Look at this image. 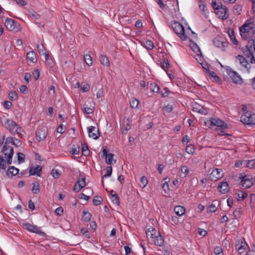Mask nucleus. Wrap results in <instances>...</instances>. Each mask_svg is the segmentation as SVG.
Masks as SVG:
<instances>
[{"mask_svg":"<svg viewBox=\"0 0 255 255\" xmlns=\"http://www.w3.org/2000/svg\"><path fill=\"white\" fill-rule=\"evenodd\" d=\"M242 38L248 40L246 50L244 52L245 56L250 58L251 63H255L254 52L255 51V23L253 18L247 20L240 28Z\"/></svg>","mask_w":255,"mask_h":255,"instance_id":"obj_1","label":"nucleus"},{"mask_svg":"<svg viewBox=\"0 0 255 255\" xmlns=\"http://www.w3.org/2000/svg\"><path fill=\"white\" fill-rule=\"evenodd\" d=\"M0 122L2 126L7 129L11 134L14 135L16 134L18 136H20L21 128L18 126L15 122L6 118H1Z\"/></svg>","mask_w":255,"mask_h":255,"instance_id":"obj_2","label":"nucleus"},{"mask_svg":"<svg viewBox=\"0 0 255 255\" xmlns=\"http://www.w3.org/2000/svg\"><path fill=\"white\" fill-rule=\"evenodd\" d=\"M235 250L240 255H253V251H248V246L245 242H238L235 245Z\"/></svg>","mask_w":255,"mask_h":255,"instance_id":"obj_3","label":"nucleus"},{"mask_svg":"<svg viewBox=\"0 0 255 255\" xmlns=\"http://www.w3.org/2000/svg\"><path fill=\"white\" fill-rule=\"evenodd\" d=\"M4 25L6 29L9 31L18 32L21 29L20 24L11 18H7L4 22Z\"/></svg>","mask_w":255,"mask_h":255,"instance_id":"obj_4","label":"nucleus"},{"mask_svg":"<svg viewBox=\"0 0 255 255\" xmlns=\"http://www.w3.org/2000/svg\"><path fill=\"white\" fill-rule=\"evenodd\" d=\"M205 123L209 128L212 126L217 127L221 129H226L228 128L227 124L218 118H212Z\"/></svg>","mask_w":255,"mask_h":255,"instance_id":"obj_5","label":"nucleus"},{"mask_svg":"<svg viewBox=\"0 0 255 255\" xmlns=\"http://www.w3.org/2000/svg\"><path fill=\"white\" fill-rule=\"evenodd\" d=\"M172 28L175 33L182 40H186L187 36L185 34L184 26L179 22H175L172 24Z\"/></svg>","mask_w":255,"mask_h":255,"instance_id":"obj_6","label":"nucleus"},{"mask_svg":"<svg viewBox=\"0 0 255 255\" xmlns=\"http://www.w3.org/2000/svg\"><path fill=\"white\" fill-rule=\"evenodd\" d=\"M22 225H23V228L25 230H26L30 232L37 234L42 237L46 236V234L44 232H42L40 230V228L37 227L35 225H31L30 223H23Z\"/></svg>","mask_w":255,"mask_h":255,"instance_id":"obj_7","label":"nucleus"},{"mask_svg":"<svg viewBox=\"0 0 255 255\" xmlns=\"http://www.w3.org/2000/svg\"><path fill=\"white\" fill-rule=\"evenodd\" d=\"M238 181L240 180L241 183L243 188H249L251 187L253 184V182L251 180L247 178V175L244 173H242L240 174L238 177Z\"/></svg>","mask_w":255,"mask_h":255,"instance_id":"obj_8","label":"nucleus"},{"mask_svg":"<svg viewBox=\"0 0 255 255\" xmlns=\"http://www.w3.org/2000/svg\"><path fill=\"white\" fill-rule=\"evenodd\" d=\"M241 122L246 125H254V119L251 112H247L244 113L241 117Z\"/></svg>","mask_w":255,"mask_h":255,"instance_id":"obj_9","label":"nucleus"},{"mask_svg":"<svg viewBox=\"0 0 255 255\" xmlns=\"http://www.w3.org/2000/svg\"><path fill=\"white\" fill-rule=\"evenodd\" d=\"M216 15L219 18L223 20H225L229 17V12L228 8L226 6H221L220 8L216 10L215 12Z\"/></svg>","mask_w":255,"mask_h":255,"instance_id":"obj_10","label":"nucleus"},{"mask_svg":"<svg viewBox=\"0 0 255 255\" xmlns=\"http://www.w3.org/2000/svg\"><path fill=\"white\" fill-rule=\"evenodd\" d=\"M246 58L242 55H239L236 57V59L238 61H239L240 63L242 66L244 67L248 70H249V69H250L251 68V65L249 63V62L251 63L250 61L251 58H248L246 56Z\"/></svg>","mask_w":255,"mask_h":255,"instance_id":"obj_11","label":"nucleus"},{"mask_svg":"<svg viewBox=\"0 0 255 255\" xmlns=\"http://www.w3.org/2000/svg\"><path fill=\"white\" fill-rule=\"evenodd\" d=\"M223 176V173L221 169L215 168L210 174V178L212 180L216 181Z\"/></svg>","mask_w":255,"mask_h":255,"instance_id":"obj_12","label":"nucleus"},{"mask_svg":"<svg viewBox=\"0 0 255 255\" xmlns=\"http://www.w3.org/2000/svg\"><path fill=\"white\" fill-rule=\"evenodd\" d=\"M47 135V131L45 128H39L36 132V139L38 141L43 140Z\"/></svg>","mask_w":255,"mask_h":255,"instance_id":"obj_13","label":"nucleus"},{"mask_svg":"<svg viewBox=\"0 0 255 255\" xmlns=\"http://www.w3.org/2000/svg\"><path fill=\"white\" fill-rule=\"evenodd\" d=\"M228 75L234 83L239 84L243 83L242 79L237 72L231 69L228 72Z\"/></svg>","mask_w":255,"mask_h":255,"instance_id":"obj_14","label":"nucleus"},{"mask_svg":"<svg viewBox=\"0 0 255 255\" xmlns=\"http://www.w3.org/2000/svg\"><path fill=\"white\" fill-rule=\"evenodd\" d=\"M88 131L89 136L92 137L94 139H98L100 135V133L99 131V129L96 130V128L94 126H90L88 127Z\"/></svg>","mask_w":255,"mask_h":255,"instance_id":"obj_15","label":"nucleus"},{"mask_svg":"<svg viewBox=\"0 0 255 255\" xmlns=\"http://www.w3.org/2000/svg\"><path fill=\"white\" fill-rule=\"evenodd\" d=\"M85 178L84 177L79 178L77 181V182L74 185L73 190L75 192H78L80 190H81L84 187H85Z\"/></svg>","mask_w":255,"mask_h":255,"instance_id":"obj_16","label":"nucleus"},{"mask_svg":"<svg viewBox=\"0 0 255 255\" xmlns=\"http://www.w3.org/2000/svg\"><path fill=\"white\" fill-rule=\"evenodd\" d=\"M151 241L157 246L161 247L164 244V238L160 234L159 232H157V234H155Z\"/></svg>","mask_w":255,"mask_h":255,"instance_id":"obj_17","label":"nucleus"},{"mask_svg":"<svg viewBox=\"0 0 255 255\" xmlns=\"http://www.w3.org/2000/svg\"><path fill=\"white\" fill-rule=\"evenodd\" d=\"M192 110L193 112H195L202 115H206L207 113V111L206 109H204L201 105L197 104L194 103L192 105Z\"/></svg>","mask_w":255,"mask_h":255,"instance_id":"obj_18","label":"nucleus"},{"mask_svg":"<svg viewBox=\"0 0 255 255\" xmlns=\"http://www.w3.org/2000/svg\"><path fill=\"white\" fill-rule=\"evenodd\" d=\"M42 167L40 165H37L36 167H31L29 169V173L30 175H37L40 177L41 175Z\"/></svg>","mask_w":255,"mask_h":255,"instance_id":"obj_19","label":"nucleus"},{"mask_svg":"<svg viewBox=\"0 0 255 255\" xmlns=\"http://www.w3.org/2000/svg\"><path fill=\"white\" fill-rule=\"evenodd\" d=\"M1 152L3 153L5 158L8 157L11 153H12V156L13 155V148L7 145H3Z\"/></svg>","mask_w":255,"mask_h":255,"instance_id":"obj_20","label":"nucleus"},{"mask_svg":"<svg viewBox=\"0 0 255 255\" xmlns=\"http://www.w3.org/2000/svg\"><path fill=\"white\" fill-rule=\"evenodd\" d=\"M147 86L151 91L154 93H157L159 91V87L154 82H148L147 83Z\"/></svg>","mask_w":255,"mask_h":255,"instance_id":"obj_21","label":"nucleus"},{"mask_svg":"<svg viewBox=\"0 0 255 255\" xmlns=\"http://www.w3.org/2000/svg\"><path fill=\"white\" fill-rule=\"evenodd\" d=\"M229 185L227 182H221L218 187L220 192L222 194L226 193L229 190Z\"/></svg>","mask_w":255,"mask_h":255,"instance_id":"obj_22","label":"nucleus"},{"mask_svg":"<svg viewBox=\"0 0 255 255\" xmlns=\"http://www.w3.org/2000/svg\"><path fill=\"white\" fill-rule=\"evenodd\" d=\"M190 47L192 50L197 54V56L201 55V52L198 45L192 40H191L190 42Z\"/></svg>","mask_w":255,"mask_h":255,"instance_id":"obj_23","label":"nucleus"},{"mask_svg":"<svg viewBox=\"0 0 255 255\" xmlns=\"http://www.w3.org/2000/svg\"><path fill=\"white\" fill-rule=\"evenodd\" d=\"M26 58L32 63H36L37 62L36 54L33 51L28 52L27 53Z\"/></svg>","mask_w":255,"mask_h":255,"instance_id":"obj_24","label":"nucleus"},{"mask_svg":"<svg viewBox=\"0 0 255 255\" xmlns=\"http://www.w3.org/2000/svg\"><path fill=\"white\" fill-rule=\"evenodd\" d=\"M228 33L230 38V40L233 42V43L235 45H237L238 44V41L235 37V32L233 29H229L228 30Z\"/></svg>","mask_w":255,"mask_h":255,"instance_id":"obj_25","label":"nucleus"},{"mask_svg":"<svg viewBox=\"0 0 255 255\" xmlns=\"http://www.w3.org/2000/svg\"><path fill=\"white\" fill-rule=\"evenodd\" d=\"M174 210L176 215L179 216H181L184 215L185 212L184 207L181 206H176L174 208Z\"/></svg>","mask_w":255,"mask_h":255,"instance_id":"obj_26","label":"nucleus"},{"mask_svg":"<svg viewBox=\"0 0 255 255\" xmlns=\"http://www.w3.org/2000/svg\"><path fill=\"white\" fill-rule=\"evenodd\" d=\"M235 195L238 201H242L247 197L248 194L245 192L239 191V192L236 193Z\"/></svg>","mask_w":255,"mask_h":255,"instance_id":"obj_27","label":"nucleus"},{"mask_svg":"<svg viewBox=\"0 0 255 255\" xmlns=\"http://www.w3.org/2000/svg\"><path fill=\"white\" fill-rule=\"evenodd\" d=\"M157 234V231L154 228H151L150 230V229H148L147 231H146V235L148 238L149 237L150 238V240L151 241L155 234Z\"/></svg>","mask_w":255,"mask_h":255,"instance_id":"obj_28","label":"nucleus"},{"mask_svg":"<svg viewBox=\"0 0 255 255\" xmlns=\"http://www.w3.org/2000/svg\"><path fill=\"white\" fill-rule=\"evenodd\" d=\"M130 105L132 109H137L138 107V105L140 104V102L138 100L135 98H131L130 100Z\"/></svg>","mask_w":255,"mask_h":255,"instance_id":"obj_29","label":"nucleus"},{"mask_svg":"<svg viewBox=\"0 0 255 255\" xmlns=\"http://www.w3.org/2000/svg\"><path fill=\"white\" fill-rule=\"evenodd\" d=\"M100 61L101 63L103 65L107 67L110 66L109 60L106 56L101 55L100 56Z\"/></svg>","mask_w":255,"mask_h":255,"instance_id":"obj_30","label":"nucleus"},{"mask_svg":"<svg viewBox=\"0 0 255 255\" xmlns=\"http://www.w3.org/2000/svg\"><path fill=\"white\" fill-rule=\"evenodd\" d=\"M19 171L18 169L15 168L13 166H9L7 172V175L10 174L11 176H14L18 174Z\"/></svg>","mask_w":255,"mask_h":255,"instance_id":"obj_31","label":"nucleus"},{"mask_svg":"<svg viewBox=\"0 0 255 255\" xmlns=\"http://www.w3.org/2000/svg\"><path fill=\"white\" fill-rule=\"evenodd\" d=\"M83 219L85 222L90 221L92 218V214L87 211L84 210L82 212Z\"/></svg>","mask_w":255,"mask_h":255,"instance_id":"obj_32","label":"nucleus"},{"mask_svg":"<svg viewBox=\"0 0 255 255\" xmlns=\"http://www.w3.org/2000/svg\"><path fill=\"white\" fill-rule=\"evenodd\" d=\"M32 192L34 194H38L40 192L39 184L37 182L32 183Z\"/></svg>","mask_w":255,"mask_h":255,"instance_id":"obj_33","label":"nucleus"},{"mask_svg":"<svg viewBox=\"0 0 255 255\" xmlns=\"http://www.w3.org/2000/svg\"><path fill=\"white\" fill-rule=\"evenodd\" d=\"M222 3L219 0H213L212 2V6L214 10H217L220 7L222 6Z\"/></svg>","mask_w":255,"mask_h":255,"instance_id":"obj_34","label":"nucleus"},{"mask_svg":"<svg viewBox=\"0 0 255 255\" xmlns=\"http://www.w3.org/2000/svg\"><path fill=\"white\" fill-rule=\"evenodd\" d=\"M199 8L200 11L202 12V13L206 16V17H207V13H208L207 12V9H206V5L203 3V2L200 1L199 3Z\"/></svg>","mask_w":255,"mask_h":255,"instance_id":"obj_35","label":"nucleus"},{"mask_svg":"<svg viewBox=\"0 0 255 255\" xmlns=\"http://www.w3.org/2000/svg\"><path fill=\"white\" fill-rule=\"evenodd\" d=\"M84 59L85 63L88 66H91L93 64V61L91 56L89 54H86L84 56Z\"/></svg>","mask_w":255,"mask_h":255,"instance_id":"obj_36","label":"nucleus"},{"mask_svg":"<svg viewBox=\"0 0 255 255\" xmlns=\"http://www.w3.org/2000/svg\"><path fill=\"white\" fill-rule=\"evenodd\" d=\"M143 46L147 49L151 50L154 47L153 43L151 40H146L143 43Z\"/></svg>","mask_w":255,"mask_h":255,"instance_id":"obj_37","label":"nucleus"},{"mask_svg":"<svg viewBox=\"0 0 255 255\" xmlns=\"http://www.w3.org/2000/svg\"><path fill=\"white\" fill-rule=\"evenodd\" d=\"M80 152V147L78 145H73L70 152L72 155L78 154Z\"/></svg>","mask_w":255,"mask_h":255,"instance_id":"obj_38","label":"nucleus"},{"mask_svg":"<svg viewBox=\"0 0 255 255\" xmlns=\"http://www.w3.org/2000/svg\"><path fill=\"white\" fill-rule=\"evenodd\" d=\"M236 167H247L246 160H238L237 161L235 165Z\"/></svg>","mask_w":255,"mask_h":255,"instance_id":"obj_39","label":"nucleus"},{"mask_svg":"<svg viewBox=\"0 0 255 255\" xmlns=\"http://www.w3.org/2000/svg\"><path fill=\"white\" fill-rule=\"evenodd\" d=\"M112 192H114V194H112V200L115 204L119 205L120 203L119 197L115 191L112 190Z\"/></svg>","mask_w":255,"mask_h":255,"instance_id":"obj_40","label":"nucleus"},{"mask_svg":"<svg viewBox=\"0 0 255 255\" xmlns=\"http://www.w3.org/2000/svg\"><path fill=\"white\" fill-rule=\"evenodd\" d=\"M147 184L148 180L147 178L144 176H142L140 178L139 186L141 188H143L147 185Z\"/></svg>","mask_w":255,"mask_h":255,"instance_id":"obj_41","label":"nucleus"},{"mask_svg":"<svg viewBox=\"0 0 255 255\" xmlns=\"http://www.w3.org/2000/svg\"><path fill=\"white\" fill-rule=\"evenodd\" d=\"M102 201V197L100 196H96L93 200V204L95 206H98V205H99L100 204H101Z\"/></svg>","mask_w":255,"mask_h":255,"instance_id":"obj_42","label":"nucleus"},{"mask_svg":"<svg viewBox=\"0 0 255 255\" xmlns=\"http://www.w3.org/2000/svg\"><path fill=\"white\" fill-rule=\"evenodd\" d=\"M161 66L164 70L168 69L169 67V63L168 60L164 58L162 62H161Z\"/></svg>","mask_w":255,"mask_h":255,"instance_id":"obj_43","label":"nucleus"},{"mask_svg":"<svg viewBox=\"0 0 255 255\" xmlns=\"http://www.w3.org/2000/svg\"><path fill=\"white\" fill-rule=\"evenodd\" d=\"M8 97L10 100L15 101L17 99V94L15 91H10L8 94Z\"/></svg>","mask_w":255,"mask_h":255,"instance_id":"obj_44","label":"nucleus"},{"mask_svg":"<svg viewBox=\"0 0 255 255\" xmlns=\"http://www.w3.org/2000/svg\"><path fill=\"white\" fill-rule=\"evenodd\" d=\"M208 73H209V75L211 77H212L214 79V80L215 81L220 82V78H219V76H217V75L216 74V73L215 72L209 70Z\"/></svg>","mask_w":255,"mask_h":255,"instance_id":"obj_45","label":"nucleus"},{"mask_svg":"<svg viewBox=\"0 0 255 255\" xmlns=\"http://www.w3.org/2000/svg\"><path fill=\"white\" fill-rule=\"evenodd\" d=\"M6 167V162L1 155H0V169L5 170Z\"/></svg>","mask_w":255,"mask_h":255,"instance_id":"obj_46","label":"nucleus"},{"mask_svg":"<svg viewBox=\"0 0 255 255\" xmlns=\"http://www.w3.org/2000/svg\"><path fill=\"white\" fill-rule=\"evenodd\" d=\"M246 164H247V167H248L250 169H253L254 168L255 165V160H254V159L249 160H246Z\"/></svg>","mask_w":255,"mask_h":255,"instance_id":"obj_47","label":"nucleus"},{"mask_svg":"<svg viewBox=\"0 0 255 255\" xmlns=\"http://www.w3.org/2000/svg\"><path fill=\"white\" fill-rule=\"evenodd\" d=\"M51 175L54 178H58L60 175V173L58 169H53L51 172Z\"/></svg>","mask_w":255,"mask_h":255,"instance_id":"obj_48","label":"nucleus"},{"mask_svg":"<svg viewBox=\"0 0 255 255\" xmlns=\"http://www.w3.org/2000/svg\"><path fill=\"white\" fill-rule=\"evenodd\" d=\"M81 233L83 235H84L85 237L87 238L88 239L90 238V234L87 229L82 228L81 229Z\"/></svg>","mask_w":255,"mask_h":255,"instance_id":"obj_49","label":"nucleus"},{"mask_svg":"<svg viewBox=\"0 0 255 255\" xmlns=\"http://www.w3.org/2000/svg\"><path fill=\"white\" fill-rule=\"evenodd\" d=\"M195 148L192 144L188 145L186 148V152L189 154H192L194 153Z\"/></svg>","mask_w":255,"mask_h":255,"instance_id":"obj_50","label":"nucleus"},{"mask_svg":"<svg viewBox=\"0 0 255 255\" xmlns=\"http://www.w3.org/2000/svg\"><path fill=\"white\" fill-rule=\"evenodd\" d=\"M112 173V166H108L106 168V174L104 175V176L103 177V178L104 177L107 178L110 177Z\"/></svg>","mask_w":255,"mask_h":255,"instance_id":"obj_51","label":"nucleus"},{"mask_svg":"<svg viewBox=\"0 0 255 255\" xmlns=\"http://www.w3.org/2000/svg\"><path fill=\"white\" fill-rule=\"evenodd\" d=\"M90 89V86L88 83H85L81 85V90L83 92H88Z\"/></svg>","mask_w":255,"mask_h":255,"instance_id":"obj_52","label":"nucleus"},{"mask_svg":"<svg viewBox=\"0 0 255 255\" xmlns=\"http://www.w3.org/2000/svg\"><path fill=\"white\" fill-rule=\"evenodd\" d=\"M25 155L23 153L18 152L17 153V159L19 163H22L24 161Z\"/></svg>","mask_w":255,"mask_h":255,"instance_id":"obj_53","label":"nucleus"},{"mask_svg":"<svg viewBox=\"0 0 255 255\" xmlns=\"http://www.w3.org/2000/svg\"><path fill=\"white\" fill-rule=\"evenodd\" d=\"M214 44L218 47H225V44H227V43L220 41L219 40H215L214 41Z\"/></svg>","mask_w":255,"mask_h":255,"instance_id":"obj_54","label":"nucleus"},{"mask_svg":"<svg viewBox=\"0 0 255 255\" xmlns=\"http://www.w3.org/2000/svg\"><path fill=\"white\" fill-rule=\"evenodd\" d=\"M114 154L113 153H109L108 156H107V158H106V162L108 164H111L112 163V160L113 159Z\"/></svg>","mask_w":255,"mask_h":255,"instance_id":"obj_55","label":"nucleus"},{"mask_svg":"<svg viewBox=\"0 0 255 255\" xmlns=\"http://www.w3.org/2000/svg\"><path fill=\"white\" fill-rule=\"evenodd\" d=\"M163 110L166 112L167 113H170L173 110V107L171 105H167L165 106L163 108Z\"/></svg>","mask_w":255,"mask_h":255,"instance_id":"obj_56","label":"nucleus"},{"mask_svg":"<svg viewBox=\"0 0 255 255\" xmlns=\"http://www.w3.org/2000/svg\"><path fill=\"white\" fill-rule=\"evenodd\" d=\"M181 172L184 174L185 177L189 173L188 168L186 166H182L181 168Z\"/></svg>","mask_w":255,"mask_h":255,"instance_id":"obj_57","label":"nucleus"},{"mask_svg":"<svg viewBox=\"0 0 255 255\" xmlns=\"http://www.w3.org/2000/svg\"><path fill=\"white\" fill-rule=\"evenodd\" d=\"M171 92L169 91V90L168 89V88H165L163 89V91H161V93H162V96L163 97H167L169 95V94Z\"/></svg>","mask_w":255,"mask_h":255,"instance_id":"obj_58","label":"nucleus"},{"mask_svg":"<svg viewBox=\"0 0 255 255\" xmlns=\"http://www.w3.org/2000/svg\"><path fill=\"white\" fill-rule=\"evenodd\" d=\"M217 208L215 206V205L214 204H212L208 207V211L211 213H214L215 212Z\"/></svg>","mask_w":255,"mask_h":255,"instance_id":"obj_59","label":"nucleus"},{"mask_svg":"<svg viewBox=\"0 0 255 255\" xmlns=\"http://www.w3.org/2000/svg\"><path fill=\"white\" fill-rule=\"evenodd\" d=\"M241 215L240 209H237L233 213V215L234 217L236 219L239 218Z\"/></svg>","mask_w":255,"mask_h":255,"instance_id":"obj_60","label":"nucleus"},{"mask_svg":"<svg viewBox=\"0 0 255 255\" xmlns=\"http://www.w3.org/2000/svg\"><path fill=\"white\" fill-rule=\"evenodd\" d=\"M84 111L86 114L89 115L92 114L94 112V110L92 108L86 107L84 108Z\"/></svg>","mask_w":255,"mask_h":255,"instance_id":"obj_61","label":"nucleus"},{"mask_svg":"<svg viewBox=\"0 0 255 255\" xmlns=\"http://www.w3.org/2000/svg\"><path fill=\"white\" fill-rule=\"evenodd\" d=\"M198 233L200 235L202 236L203 237H205L207 235V232L206 230L201 228L198 229Z\"/></svg>","mask_w":255,"mask_h":255,"instance_id":"obj_62","label":"nucleus"},{"mask_svg":"<svg viewBox=\"0 0 255 255\" xmlns=\"http://www.w3.org/2000/svg\"><path fill=\"white\" fill-rule=\"evenodd\" d=\"M55 212L57 215L61 216L63 213V208L62 207H59L56 209Z\"/></svg>","mask_w":255,"mask_h":255,"instance_id":"obj_63","label":"nucleus"},{"mask_svg":"<svg viewBox=\"0 0 255 255\" xmlns=\"http://www.w3.org/2000/svg\"><path fill=\"white\" fill-rule=\"evenodd\" d=\"M222 252H223V250L220 247H217L216 248H215V249H214V253L216 255H220V254H221L222 253Z\"/></svg>","mask_w":255,"mask_h":255,"instance_id":"obj_64","label":"nucleus"}]
</instances>
